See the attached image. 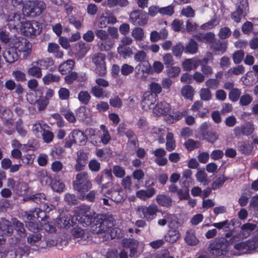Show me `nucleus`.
I'll use <instances>...</instances> for the list:
<instances>
[{
    "label": "nucleus",
    "instance_id": "38",
    "mask_svg": "<svg viewBox=\"0 0 258 258\" xmlns=\"http://www.w3.org/2000/svg\"><path fill=\"white\" fill-rule=\"evenodd\" d=\"M167 220L168 224L170 228L176 229L181 225V223L178 220L175 215L167 214Z\"/></svg>",
    "mask_w": 258,
    "mask_h": 258
},
{
    "label": "nucleus",
    "instance_id": "52",
    "mask_svg": "<svg viewBox=\"0 0 258 258\" xmlns=\"http://www.w3.org/2000/svg\"><path fill=\"white\" fill-rule=\"evenodd\" d=\"M199 95L201 99L204 101H209L212 98V94L209 88H202Z\"/></svg>",
    "mask_w": 258,
    "mask_h": 258
},
{
    "label": "nucleus",
    "instance_id": "34",
    "mask_svg": "<svg viewBox=\"0 0 258 258\" xmlns=\"http://www.w3.org/2000/svg\"><path fill=\"white\" fill-rule=\"evenodd\" d=\"M78 55L80 57L84 56L90 49L89 44L80 41L76 44Z\"/></svg>",
    "mask_w": 258,
    "mask_h": 258
},
{
    "label": "nucleus",
    "instance_id": "10",
    "mask_svg": "<svg viewBox=\"0 0 258 258\" xmlns=\"http://www.w3.org/2000/svg\"><path fill=\"white\" fill-rule=\"evenodd\" d=\"M130 21L135 25H144L148 22L147 14L140 11H134L130 14Z\"/></svg>",
    "mask_w": 258,
    "mask_h": 258
},
{
    "label": "nucleus",
    "instance_id": "63",
    "mask_svg": "<svg viewBox=\"0 0 258 258\" xmlns=\"http://www.w3.org/2000/svg\"><path fill=\"white\" fill-rule=\"evenodd\" d=\"M147 59V54L146 52L143 50L138 51L134 55V59L140 63L146 60Z\"/></svg>",
    "mask_w": 258,
    "mask_h": 258
},
{
    "label": "nucleus",
    "instance_id": "3",
    "mask_svg": "<svg viewBox=\"0 0 258 258\" xmlns=\"http://www.w3.org/2000/svg\"><path fill=\"white\" fill-rule=\"evenodd\" d=\"M46 8L45 4L42 1H27L23 6V12L27 16L40 15Z\"/></svg>",
    "mask_w": 258,
    "mask_h": 258
},
{
    "label": "nucleus",
    "instance_id": "37",
    "mask_svg": "<svg viewBox=\"0 0 258 258\" xmlns=\"http://www.w3.org/2000/svg\"><path fill=\"white\" fill-rule=\"evenodd\" d=\"M196 178L197 181L201 183L203 185L206 186L210 183L207 174L204 170H199L196 174Z\"/></svg>",
    "mask_w": 258,
    "mask_h": 258
},
{
    "label": "nucleus",
    "instance_id": "55",
    "mask_svg": "<svg viewBox=\"0 0 258 258\" xmlns=\"http://www.w3.org/2000/svg\"><path fill=\"white\" fill-rule=\"evenodd\" d=\"M52 189L56 192H60L64 188V184L59 180H54L51 183Z\"/></svg>",
    "mask_w": 258,
    "mask_h": 258
},
{
    "label": "nucleus",
    "instance_id": "14",
    "mask_svg": "<svg viewBox=\"0 0 258 258\" xmlns=\"http://www.w3.org/2000/svg\"><path fill=\"white\" fill-rule=\"evenodd\" d=\"M258 244L253 240L239 242L234 245V248L239 251L237 255L245 253L249 250L256 248Z\"/></svg>",
    "mask_w": 258,
    "mask_h": 258
},
{
    "label": "nucleus",
    "instance_id": "16",
    "mask_svg": "<svg viewBox=\"0 0 258 258\" xmlns=\"http://www.w3.org/2000/svg\"><path fill=\"white\" fill-rule=\"evenodd\" d=\"M34 97V96L33 94H28L27 99L32 105L37 104L39 111L44 110L49 103L48 99L44 96H42L38 99L34 100L33 99Z\"/></svg>",
    "mask_w": 258,
    "mask_h": 258
},
{
    "label": "nucleus",
    "instance_id": "54",
    "mask_svg": "<svg viewBox=\"0 0 258 258\" xmlns=\"http://www.w3.org/2000/svg\"><path fill=\"white\" fill-rule=\"evenodd\" d=\"M138 65L140 67H142V69L143 72L148 74H151L153 73L152 67L148 60H146L140 63Z\"/></svg>",
    "mask_w": 258,
    "mask_h": 258
},
{
    "label": "nucleus",
    "instance_id": "29",
    "mask_svg": "<svg viewBox=\"0 0 258 258\" xmlns=\"http://www.w3.org/2000/svg\"><path fill=\"white\" fill-rule=\"evenodd\" d=\"M41 70H46L49 69L50 71H53L52 67L54 64V61L51 58H43L38 59L36 60Z\"/></svg>",
    "mask_w": 258,
    "mask_h": 258
},
{
    "label": "nucleus",
    "instance_id": "20",
    "mask_svg": "<svg viewBox=\"0 0 258 258\" xmlns=\"http://www.w3.org/2000/svg\"><path fill=\"white\" fill-rule=\"evenodd\" d=\"M201 61L197 58L186 59L182 62L183 69L185 71H189L196 69L200 63Z\"/></svg>",
    "mask_w": 258,
    "mask_h": 258
},
{
    "label": "nucleus",
    "instance_id": "5",
    "mask_svg": "<svg viewBox=\"0 0 258 258\" xmlns=\"http://www.w3.org/2000/svg\"><path fill=\"white\" fill-rule=\"evenodd\" d=\"M106 55L105 53L97 52L92 56V61L95 66V72L99 76L103 77L106 74Z\"/></svg>",
    "mask_w": 258,
    "mask_h": 258
},
{
    "label": "nucleus",
    "instance_id": "40",
    "mask_svg": "<svg viewBox=\"0 0 258 258\" xmlns=\"http://www.w3.org/2000/svg\"><path fill=\"white\" fill-rule=\"evenodd\" d=\"M166 149L168 151H172L175 148V141L174 139L173 134L171 133H168L166 137Z\"/></svg>",
    "mask_w": 258,
    "mask_h": 258
},
{
    "label": "nucleus",
    "instance_id": "24",
    "mask_svg": "<svg viewBox=\"0 0 258 258\" xmlns=\"http://www.w3.org/2000/svg\"><path fill=\"white\" fill-rule=\"evenodd\" d=\"M27 73L29 75L37 78H41L42 75L41 68L36 61H34L31 63L27 69Z\"/></svg>",
    "mask_w": 258,
    "mask_h": 258
},
{
    "label": "nucleus",
    "instance_id": "62",
    "mask_svg": "<svg viewBox=\"0 0 258 258\" xmlns=\"http://www.w3.org/2000/svg\"><path fill=\"white\" fill-rule=\"evenodd\" d=\"M180 72V69L178 67H170L167 70V74L170 78L177 76Z\"/></svg>",
    "mask_w": 258,
    "mask_h": 258
},
{
    "label": "nucleus",
    "instance_id": "61",
    "mask_svg": "<svg viewBox=\"0 0 258 258\" xmlns=\"http://www.w3.org/2000/svg\"><path fill=\"white\" fill-rule=\"evenodd\" d=\"M12 76L18 82H24L26 80V74L21 71H13Z\"/></svg>",
    "mask_w": 258,
    "mask_h": 258
},
{
    "label": "nucleus",
    "instance_id": "18",
    "mask_svg": "<svg viewBox=\"0 0 258 258\" xmlns=\"http://www.w3.org/2000/svg\"><path fill=\"white\" fill-rule=\"evenodd\" d=\"M69 137L74 143L80 145H85L87 142V137L84 133L78 130L72 131Z\"/></svg>",
    "mask_w": 258,
    "mask_h": 258
},
{
    "label": "nucleus",
    "instance_id": "25",
    "mask_svg": "<svg viewBox=\"0 0 258 258\" xmlns=\"http://www.w3.org/2000/svg\"><path fill=\"white\" fill-rule=\"evenodd\" d=\"M4 57L6 60L10 63H12L18 59V54L15 48H9L4 53Z\"/></svg>",
    "mask_w": 258,
    "mask_h": 258
},
{
    "label": "nucleus",
    "instance_id": "59",
    "mask_svg": "<svg viewBox=\"0 0 258 258\" xmlns=\"http://www.w3.org/2000/svg\"><path fill=\"white\" fill-rule=\"evenodd\" d=\"M172 51L174 55L179 56L183 51L184 52V47L181 43L179 42L172 47Z\"/></svg>",
    "mask_w": 258,
    "mask_h": 258
},
{
    "label": "nucleus",
    "instance_id": "43",
    "mask_svg": "<svg viewBox=\"0 0 258 258\" xmlns=\"http://www.w3.org/2000/svg\"><path fill=\"white\" fill-rule=\"evenodd\" d=\"M181 93L185 98L192 100L194 94V90L191 86L186 85L181 90Z\"/></svg>",
    "mask_w": 258,
    "mask_h": 258
},
{
    "label": "nucleus",
    "instance_id": "4",
    "mask_svg": "<svg viewBox=\"0 0 258 258\" xmlns=\"http://www.w3.org/2000/svg\"><path fill=\"white\" fill-rule=\"evenodd\" d=\"M5 19L7 25L10 29H20L23 26L25 18L21 17V14L18 13L14 10L10 12H4Z\"/></svg>",
    "mask_w": 258,
    "mask_h": 258
},
{
    "label": "nucleus",
    "instance_id": "26",
    "mask_svg": "<svg viewBox=\"0 0 258 258\" xmlns=\"http://www.w3.org/2000/svg\"><path fill=\"white\" fill-rule=\"evenodd\" d=\"M91 91L94 96L98 98H108L110 92L97 86L91 88Z\"/></svg>",
    "mask_w": 258,
    "mask_h": 258
},
{
    "label": "nucleus",
    "instance_id": "49",
    "mask_svg": "<svg viewBox=\"0 0 258 258\" xmlns=\"http://www.w3.org/2000/svg\"><path fill=\"white\" fill-rule=\"evenodd\" d=\"M79 100L84 104H87L91 99V95L87 91H80L78 94Z\"/></svg>",
    "mask_w": 258,
    "mask_h": 258
},
{
    "label": "nucleus",
    "instance_id": "44",
    "mask_svg": "<svg viewBox=\"0 0 258 258\" xmlns=\"http://www.w3.org/2000/svg\"><path fill=\"white\" fill-rule=\"evenodd\" d=\"M255 227L256 225L254 224L249 223H246L241 227V233L244 237H246L255 229Z\"/></svg>",
    "mask_w": 258,
    "mask_h": 258
},
{
    "label": "nucleus",
    "instance_id": "15",
    "mask_svg": "<svg viewBox=\"0 0 258 258\" xmlns=\"http://www.w3.org/2000/svg\"><path fill=\"white\" fill-rule=\"evenodd\" d=\"M170 108L169 103L164 101H160L153 108V113L156 116L165 115L169 111Z\"/></svg>",
    "mask_w": 258,
    "mask_h": 258
},
{
    "label": "nucleus",
    "instance_id": "35",
    "mask_svg": "<svg viewBox=\"0 0 258 258\" xmlns=\"http://www.w3.org/2000/svg\"><path fill=\"white\" fill-rule=\"evenodd\" d=\"M238 150L243 154L250 153L253 149L252 145L248 142L241 141L238 143Z\"/></svg>",
    "mask_w": 258,
    "mask_h": 258
},
{
    "label": "nucleus",
    "instance_id": "53",
    "mask_svg": "<svg viewBox=\"0 0 258 258\" xmlns=\"http://www.w3.org/2000/svg\"><path fill=\"white\" fill-rule=\"evenodd\" d=\"M13 224L15 227V229L21 237H25L26 236L25 230L23 224L17 220H15Z\"/></svg>",
    "mask_w": 258,
    "mask_h": 258
},
{
    "label": "nucleus",
    "instance_id": "9",
    "mask_svg": "<svg viewBox=\"0 0 258 258\" xmlns=\"http://www.w3.org/2000/svg\"><path fill=\"white\" fill-rule=\"evenodd\" d=\"M224 240L215 239L210 246V252L214 255L220 256L227 250V243Z\"/></svg>",
    "mask_w": 258,
    "mask_h": 258
},
{
    "label": "nucleus",
    "instance_id": "50",
    "mask_svg": "<svg viewBox=\"0 0 258 258\" xmlns=\"http://www.w3.org/2000/svg\"><path fill=\"white\" fill-rule=\"evenodd\" d=\"M41 239V236L39 234L34 233L30 235L27 238L28 242L31 245L37 246Z\"/></svg>",
    "mask_w": 258,
    "mask_h": 258
},
{
    "label": "nucleus",
    "instance_id": "58",
    "mask_svg": "<svg viewBox=\"0 0 258 258\" xmlns=\"http://www.w3.org/2000/svg\"><path fill=\"white\" fill-rule=\"evenodd\" d=\"M227 179L224 176H221L218 177L212 184V188L213 190L217 189L222 186L223 183Z\"/></svg>",
    "mask_w": 258,
    "mask_h": 258
},
{
    "label": "nucleus",
    "instance_id": "64",
    "mask_svg": "<svg viewBox=\"0 0 258 258\" xmlns=\"http://www.w3.org/2000/svg\"><path fill=\"white\" fill-rule=\"evenodd\" d=\"M241 91L237 88L232 89L229 93V98L233 102L238 100L240 97Z\"/></svg>",
    "mask_w": 258,
    "mask_h": 258
},
{
    "label": "nucleus",
    "instance_id": "6",
    "mask_svg": "<svg viewBox=\"0 0 258 258\" xmlns=\"http://www.w3.org/2000/svg\"><path fill=\"white\" fill-rule=\"evenodd\" d=\"M158 211L157 206L151 204L148 206H141L137 209V214L148 221H151L156 218Z\"/></svg>",
    "mask_w": 258,
    "mask_h": 258
},
{
    "label": "nucleus",
    "instance_id": "8",
    "mask_svg": "<svg viewBox=\"0 0 258 258\" xmlns=\"http://www.w3.org/2000/svg\"><path fill=\"white\" fill-rule=\"evenodd\" d=\"M39 23L36 21L31 22L26 21L25 19L23 26L20 29L25 35L28 36L35 35L40 32Z\"/></svg>",
    "mask_w": 258,
    "mask_h": 258
},
{
    "label": "nucleus",
    "instance_id": "47",
    "mask_svg": "<svg viewBox=\"0 0 258 258\" xmlns=\"http://www.w3.org/2000/svg\"><path fill=\"white\" fill-rule=\"evenodd\" d=\"M117 52L124 58L131 56V55L133 53L131 48L129 47H123L122 45H119L118 47Z\"/></svg>",
    "mask_w": 258,
    "mask_h": 258
},
{
    "label": "nucleus",
    "instance_id": "56",
    "mask_svg": "<svg viewBox=\"0 0 258 258\" xmlns=\"http://www.w3.org/2000/svg\"><path fill=\"white\" fill-rule=\"evenodd\" d=\"M112 172L114 175L118 178H122L124 177L125 174L124 169L118 165H115L113 167Z\"/></svg>",
    "mask_w": 258,
    "mask_h": 258
},
{
    "label": "nucleus",
    "instance_id": "57",
    "mask_svg": "<svg viewBox=\"0 0 258 258\" xmlns=\"http://www.w3.org/2000/svg\"><path fill=\"white\" fill-rule=\"evenodd\" d=\"M150 90L149 92L155 95L156 98H157V95L162 91V87L160 84L153 82L150 85Z\"/></svg>",
    "mask_w": 258,
    "mask_h": 258
},
{
    "label": "nucleus",
    "instance_id": "42",
    "mask_svg": "<svg viewBox=\"0 0 258 258\" xmlns=\"http://www.w3.org/2000/svg\"><path fill=\"white\" fill-rule=\"evenodd\" d=\"M245 72L244 67L242 65H238L236 67L231 68L226 73V74L231 77L233 75L238 76L243 74Z\"/></svg>",
    "mask_w": 258,
    "mask_h": 258
},
{
    "label": "nucleus",
    "instance_id": "32",
    "mask_svg": "<svg viewBox=\"0 0 258 258\" xmlns=\"http://www.w3.org/2000/svg\"><path fill=\"white\" fill-rule=\"evenodd\" d=\"M180 234L179 232L175 229L169 230L167 234L164 236L166 241L174 243L180 238Z\"/></svg>",
    "mask_w": 258,
    "mask_h": 258
},
{
    "label": "nucleus",
    "instance_id": "33",
    "mask_svg": "<svg viewBox=\"0 0 258 258\" xmlns=\"http://www.w3.org/2000/svg\"><path fill=\"white\" fill-rule=\"evenodd\" d=\"M58 44L54 43H49L47 46V51L49 53L55 54L57 58H62L63 52L60 50Z\"/></svg>",
    "mask_w": 258,
    "mask_h": 258
},
{
    "label": "nucleus",
    "instance_id": "31",
    "mask_svg": "<svg viewBox=\"0 0 258 258\" xmlns=\"http://www.w3.org/2000/svg\"><path fill=\"white\" fill-rule=\"evenodd\" d=\"M74 66V61L72 59H69L60 64L58 70L62 75H66L73 70Z\"/></svg>",
    "mask_w": 258,
    "mask_h": 258
},
{
    "label": "nucleus",
    "instance_id": "7",
    "mask_svg": "<svg viewBox=\"0 0 258 258\" xmlns=\"http://www.w3.org/2000/svg\"><path fill=\"white\" fill-rule=\"evenodd\" d=\"M104 185L102 186V192L107 197L110 198L112 201L116 203L121 202L125 199V195L121 187L119 185L113 184L111 188L106 193H104L103 188Z\"/></svg>",
    "mask_w": 258,
    "mask_h": 258
},
{
    "label": "nucleus",
    "instance_id": "11",
    "mask_svg": "<svg viewBox=\"0 0 258 258\" xmlns=\"http://www.w3.org/2000/svg\"><path fill=\"white\" fill-rule=\"evenodd\" d=\"M13 232V228L11 222L3 220L0 223V245L5 243L6 236H11Z\"/></svg>",
    "mask_w": 258,
    "mask_h": 258
},
{
    "label": "nucleus",
    "instance_id": "27",
    "mask_svg": "<svg viewBox=\"0 0 258 258\" xmlns=\"http://www.w3.org/2000/svg\"><path fill=\"white\" fill-rule=\"evenodd\" d=\"M156 200L157 204L162 207H170L172 206V200L171 198L163 194H160L156 196Z\"/></svg>",
    "mask_w": 258,
    "mask_h": 258
},
{
    "label": "nucleus",
    "instance_id": "39",
    "mask_svg": "<svg viewBox=\"0 0 258 258\" xmlns=\"http://www.w3.org/2000/svg\"><path fill=\"white\" fill-rule=\"evenodd\" d=\"M198 50L197 43L193 39H190L188 44L184 47V53L195 54Z\"/></svg>",
    "mask_w": 258,
    "mask_h": 258
},
{
    "label": "nucleus",
    "instance_id": "48",
    "mask_svg": "<svg viewBox=\"0 0 258 258\" xmlns=\"http://www.w3.org/2000/svg\"><path fill=\"white\" fill-rule=\"evenodd\" d=\"M42 80L44 83L47 85L52 82H58L60 80V77L58 75L48 73L43 77Z\"/></svg>",
    "mask_w": 258,
    "mask_h": 258
},
{
    "label": "nucleus",
    "instance_id": "23",
    "mask_svg": "<svg viewBox=\"0 0 258 258\" xmlns=\"http://www.w3.org/2000/svg\"><path fill=\"white\" fill-rule=\"evenodd\" d=\"M247 11V4L246 2L241 6H239L237 10L231 15V18L236 22H239L241 16L245 14Z\"/></svg>",
    "mask_w": 258,
    "mask_h": 258
},
{
    "label": "nucleus",
    "instance_id": "30",
    "mask_svg": "<svg viewBox=\"0 0 258 258\" xmlns=\"http://www.w3.org/2000/svg\"><path fill=\"white\" fill-rule=\"evenodd\" d=\"M90 110L85 106L79 107L76 111V116L78 119L84 120L91 117Z\"/></svg>",
    "mask_w": 258,
    "mask_h": 258
},
{
    "label": "nucleus",
    "instance_id": "13",
    "mask_svg": "<svg viewBox=\"0 0 258 258\" xmlns=\"http://www.w3.org/2000/svg\"><path fill=\"white\" fill-rule=\"evenodd\" d=\"M157 100V98L155 95L149 92H145L143 96V99L141 102V105L142 108L145 110L148 111L151 109H153V105Z\"/></svg>",
    "mask_w": 258,
    "mask_h": 258
},
{
    "label": "nucleus",
    "instance_id": "22",
    "mask_svg": "<svg viewBox=\"0 0 258 258\" xmlns=\"http://www.w3.org/2000/svg\"><path fill=\"white\" fill-rule=\"evenodd\" d=\"M156 193V189L153 187H150L145 190L141 189L136 192V196L141 200L146 201L148 199L153 197Z\"/></svg>",
    "mask_w": 258,
    "mask_h": 258
},
{
    "label": "nucleus",
    "instance_id": "12",
    "mask_svg": "<svg viewBox=\"0 0 258 258\" xmlns=\"http://www.w3.org/2000/svg\"><path fill=\"white\" fill-rule=\"evenodd\" d=\"M2 118L5 122V125L7 129H5V133L11 135L15 132V128L13 126V120L12 119V112L9 109H5L2 115Z\"/></svg>",
    "mask_w": 258,
    "mask_h": 258
},
{
    "label": "nucleus",
    "instance_id": "36",
    "mask_svg": "<svg viewBox=\"0 0 258 258\" xmlns=\"http://www.w3.org/2000/svg\"><path fill=\"white\" fill-rule=\"evenodd\" d=\"M184 240L189 245H196L199 243V240L195 236V232L192 230L186 232Z\"/></svg>",
    "mask_w": 258,
    "mask_h": 258
},
{
    "label": "nucleus",
    "instance_id": "17",
    "mask_svg": "<svg viewBox=\"0 0 258 258\" xmlns=\"http://www.w3.org/2000/svg\"><path fill=\"white\" fill-rule=\"evenodd\" d=\"M15 49L18 51L24 53V56H28L31 51L32 45L26 39H22V41H19L14 44Z\"/></svg>",
    "mask_w": 258,
    "mask_h": 258
},
{
    "label": "nucleus",
    "instance_id": "1",
    "mask_svg": "<svg viewBox=\"0 0 258 258\" xmlns=\"http://www.w3.org/2000/svg\"><path fill=\"white\" fill-rule=\"evenodd\" d=\"M77 220L84 227L90 225L93 222L94 224L91 226L93 233L99 235V237L102 241L107 240L109 238H114L120 236V230L118 229L113 228L111 223L103 215H97L93 211H87L84 213L78 215Z\"/></svg>",
    "mask_w": 258,
    "mask_h": 258
},
{
    "label": "nucleus",
    "instance_id": "21",
    "mask_svg": "<svg viewBox=\"0 0 258 258\" xmlns=\"http://www.w3.org/2000/svg\"><path fill=\"white\" fill-rule=\"evenodd\" d=\"M24 216L28 221H34L35 219H39L40 218L42 220L45 216V214L40 209L35 208L34 210L25 212Z\"/></svg>",
    "mask_w": 258,
    "mask_h": 258
},
{
    "label": "nucleus",
    "instance_id": "45",
    "mask_svg": "<svg viewBox=\"0 0 258 258\" xmlns=\"http://www.w3.org/2000/svg\"><path fill=\"white\" fill-rule=\"evenodd\" d=\"M131 34L136 41H142L144 37V31L140 27H136L133 29Z\"/></svg>",
    "mask_w": 258,
    "mask_h": 258
},
{
    "label": "nucleus",
    "instance_id": "2",
    "mask_svg": "<svg viewBox=\"0 0 258 258\" xmlns=\"http://www.w3.org/2000/svg\"><path fill=\"white\" fill-rule=\"evenodd\" d=\"M73 186L76 190L80 192H87L92 188V184L89 179L88 174L86 172L78 173L73 181Z\"/></svg>",
    "mask_w": 258,
    "mask_h": 258
},
{
    "label": "nucleus",
    "instance_id": "46",
    "mask_svg": "<svg viewBox=\"0 0 258 258\" xmlns=\"http://www.w3.org/2000/svg\"><path fill=\"white\" fill-rule=\"evenodd\" d=\"M212 48L218 51L224 53L227 48V43L226 42H220L219 41L213 42L211 45Z\"/></svg>",
    "mask_w": 258,
    "mask_h": 258
},
{
    "label": "nucleus",
    "instance_id": "51",
    "mask_svg": "<svg viewBox=\"0 0 258 258\" xmlns=\"http://www.w3.org/2000/svg\"><path fill=\"white\" fill-rule=\"evenodd\" d=\"M201 144L198 141H195L192 139H188L184 143L185 148L188 151H192L196 148H199Z\"/></svg>",
    "mask_w": 258,
    "mask_h": 258
},
{
    "label": "nucleus",
    "instance_id": "60",
    "mask_svg": "<svg viewBox=\"0 0 258 258\" xmlns=\"http://www.w3.org/2000/svg\"><path fill=\"white\" fill-rule=\"evenodd\" d=\"M110 105L115 108H120L122 105V101L120 98L118 96H115L109 100Z\"/></svg>",
    "mask_w": 258,
    "mask_h": 258
},
{
    "label": "nucleus",
    "instance_id": "19",
    "mask_svg": "<svg viewBox=\"0 0 258 258\" xmlns=\"http://www.w3.org/2000/svg\"><path fill=\"white\" fill-rule=\"evenodd\" d=\"M122 243L123 247L130 249V256L131 257H133L137 255V249L140 245L138 241L134 239H125L123 240Z\"/></svg>",
    "mask_w": 258,
    "mask_h": 258
},
{
    "label": "nucleus",
    "instance_id": "41",
    "mask_svg": "<svg viewBox=\"0 0 258 258\" xmlns=\"http://www.w3.org/2000/svg\"><path fill=\"white\" fill-rule=\"evenodd\" d=\"M45 124L43 121H37L33 125L32 131L37 137H40L45 130Z\"/></svg>",
    "mask_w": 258,
    "mask_h": 258
},
{
    "label": "nucleus",
    "instance_id": "28",
    "mask_svg": "<svg viewBox=\"0 0 258 258\" xmlns=\"http://www.w3.org/2000/svg\"><path fill=\"white\" fill-rule=\"evenodd\" d=\"M115 44L114 40L111 38L103 40L101 42H99L97 44L99 49L102 51H107L112 49Z\"/></svg>",
    "mask_w": 258,
    "mask_h": 258
}]
</instances>
